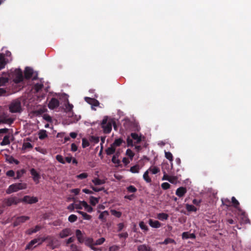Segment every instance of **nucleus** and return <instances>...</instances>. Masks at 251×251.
Listing matches in <instances>:
<instances>
[{"label":"nucleus","instance_id":"obj_1","mask_svg":"<svg viewBox=\"0 0 251 251\" xmlns=\"http://www.w3.org/2000/svg\"><path fill=\"white\" fill-rule=\"evenodd\" d=\"M112 119H110L108 120L107 116L104 117L101 122V126L103 129V132L105 134L109 133L112 130Z\"/></svg>","mask_w":251,"mask_h":251},{"label":"nucleus","instance_id":"obj_2","mask_svg":"<svg viewBox=\"0 0 251 251\" xmlns=\"http://www.w3.org/2000/svg\"><path fill=\"white\" fill-rule=\"evenodd\" d=\"M26 188V184L24 183H16L10 185L6 190L7 194L17 192L20 190L25 189Z\"/></svg>","mask_w":251,"mask_h":251},{"label":"nucleus","instance_id":"obj_3","mask_svg":"<svg viewBox=\"0 0 251 251\" xmlns=\"http://www.w3.org/2000/svg\"><path fill=\"white\" fill-rule=\"evenodd\" d=\"M20 201H21V200L17 197H10L5 198L3 200L2 206L5 207L6 206H10L12 205H17Z\"/></svg>","mask_w":251,"mask_h":251},{"label":"nucleus","instance_id":"obj_4","mask_svg":"<svg viewBox=\"0 0 251 251\" xmlns=\"http://www.w3.org/2000/svg\"><path fill=\"white\" fill-rule=\"evenodd\" d=\"M9 110L11 113H18L22 111L21 102L19 100L13 101L9 105Z\"/></svg>","mask_w":251,"mask_h":251},{"label":"nucleus","instance_id":"obj_5","mask_svg":"<svg viewBox=\"0 0 251 251\" xmlns=\"http://www.w3.org/2000/svg\"><path fill=\"white\" fill-rule=\"evenodd\" d=\"M13 81L16 83H20L23 81L24 77L22 71L20 69L15 70L12 74Z\"/></svg>","mask_w":251,"mask_h":251},{"label":"nucleus","instance_id":"obj_6","mask_svg":"<svg viewBox=\"0 0 251 251\" xmlns=\"http://www.w3.org/2000/svg\"><path fill=\"white\" fill-rule=\"evenodd\" d=\"M38 74L34 73L33 70L30 67H26L25 70V76L26 79H29L32 77L33 80L37 79Z\"/></svg>","mask_w":251,"mask_h":251},{"label":"nucleus","instance_id":"obj_7","mask_svg":"<svg viewBox=\"0 0 251 251\" xmlns=\"http://www.w3.org/2000/svg\"><path fill=\"white\" fill-rule=\"evenodd\" d=\"M29 217L25 216H22L18 217L16 218L15 221L13 223V226H17L20 225L21 224L25 222L26 221L29 219Z\"/></svg>","mask_w":251,"mask_h":251},{"label":"nucleus","instance_id":"obj_8","mask_svg":"<svg viewBox=\"0 0 251 251\" xmlns=\"http://www.w3.org/2000/svg\"><path fill=\"white\" fill-rule=\"evenodd\" d=\"M59 105V100L54 98H51L50 100L49 101L48 103V107L50 109H53Z\"/></svg>","mask_w":251,"mask_h":251},{"label":"nucleus","instance_id":"obj_9","mask_svg":"<svg viewBox=\"0 0 251 251\" xmlns=\"http://www.w3.org/2000/svg\"><path fill=\"white\" fill-rule=\"evenodd\" d=\"M21 201L27 203L32 204L37 202L38 201V199L36 197L25 196L23 198Z\"/></svg>","mask_w":251,"mask_h":251},{"label":"nucleus","instance_id":"obj_10","mask_svg":"<svg viewBox=\"0 0 251 251\" xmlns=\"http://www.w3.org/2000/svg\"><path fill=\"white\" fill-rule=\"evenodd\" d=\"M10 75L6 73H3L0 75V86L4 85L8 82Z\"/></svg>","mask_w":251,"mask_h":251},{"label":"nucleus","instance_id":"obj_11","mask_svg":"<svg viewBox=\"0 0 251 251\" xmlns=\"http://www.w3.org/2000/svg\"><path fill=\"white\" fill-rule=\"evenodd\" d=\"M72 234L71 229L69 228L63 229L59 234V236L61 238H65Z\"/></svg>","mask_w":251,"mask_h":251},{"label":"nucleus","instance_id":"obj_12","mask_svg":"<svg viewBox=\"0 0 251 251\" xmlns=\"http://www.w3.org/2000/svg\"><path fill=\"white\" fill-rule=\"evenodd\" d=\"M30 172L31 176H33V180L36 182V183H38L39 182V180L40 178L39 174L34 168H32L30 170Z\"/></svg>","mask_w":251,"mask_h":251},{"label":"nucleus","instance_id":"obj_13","mask_svg":"<svg viewBox=\"0 0 251 251\" xmlns=\"http://www.w3.org/2000/svg\"><path fill=\"white\" fill-rule=\"evenodd\" d=\"M186 192L187 189L185 187H180L176 189V194L178 197L181 198L183 197Z\"/></svg>","mask_w":251,"mask_h":251},{"label":"nucleus","instance_id":"obj_14","mask_svg":"<svg viewBox=\"0 0 251 251\" xmlns=\"http://www.w3.org/2000/svg\"><path fill=\"white\" fill-rule=\"evenodd\" d=\"M85 100L90 104L95 106H98L100 104L99 101L94 98L85 97Z\"/></svg>","mask_w":251,"mask_h":251},{"label":"nucleus","instance_id":"obj_15","mask_svg":"<svg viewBox=\"0 0 251 251\" xmlns=\"http://www.w3.org/2000/svg\"><path fill=\"white\" fill-rule=\"evenodd\" d=\"M40 239L37 238L34 239L33 240H31L26 246V249H33V248L36 247V246H34V245L37 243L38 244V242L40 241Z\"/></svg>","mask_w":251,"mask_h":251},{"label":"nucleus","instance_id":"obj_16","mask_svg":"<svg viewBox=\"0 0 251 251\" xmlns=\"http://www.w3.org/2000/svg\"><path fill=\"white\" fill-rule=\"evenodd\" d=\"M76 237L79 243H82L85 241V238L81 232V231L79 229H76L75 231Z\"/></svg>","mask_w":251,"mask_h":251},{"label":"nucleus","instance_id":"obj_17","mask_svg":"<svg viewBox=\"0 0 251 251\" xmlns=\"http://www.w3.org/2000/svg\"><path fill=\"white\" fill-rule=\"evenodd\" d=\"M149 224L153 228H159L161 226V224L158 221H154L152 219L149 220Z\"/></svg>","mask_w":251,"mask_h":251},{"label":"nucleus","instance_id":"obj_18","mask_svg":"<svg viewBox=\"0 0 251 251\" xmlns=\"http://www.w3.org/2000/svg\"><path fill=\"white\" fill-rule=\"evenodd\" d=\"M47 239L48 241V246L51 247L52 249L55 248L54 246L55 239L52 236L48 235L47 236Z\"/></svg>","mask_w":251,"mask_h":251},{"label":"nucleus","instance_id":"obj_19","mask_svg":"<svg viewBox=\"0 0 251 251\" xmlns=\"http://www.w3.org/2000/svg\"><path fill=\"white\" fill-rule=\"evenodd\" d=\"M182 238L187 239L189 238L195 239L196 235L194 233H189V232H184L182 234Z\"/></svg>","mask_w":251,"mask_h":251},{"label":"nucleus","instance_id":"obj_20","mask_svg":"<svg viewBox=\"0 0 251 251\" xmlns=\"http://www.w3.org/2000/svg\"><path fill=\"white\" fill-rule=\"evenodd\" d=\"M137 250L138 251H151V247L145 244L138 246Z\"/></svg>","mask_w":251,"mask_h":251},{"label":"nucleus","instance_id":"obj_21","mask_svg":"<svg viewBox=\"0 0 251 251\" xmlns=\"http://www.w3.org/2000/svg\"><path fill=\"white\" fill-rule=\"evenodd\" d=\"M42 228L41 226L37 225L34 228H30L26 231L27 234L31 235L34 233H36Z\"/></svg>","mask_w":251,"mask_h":251},{"label":"nucleus","instance_id":"obj_22","mask_svg":"<svg viewBox=\"0 0 251 251\" xmlns=\"http://www.w3.org/2000/svg\"><path fill=\"white\" fill-rule=\"evenodd\" d=\"M14 122V119L11 118H6L3 117L2 119H0V124L1 123L7 124L9 125H11Z\"/></svg>","mask_w":251,"mask_h":251},{"label":"nucleus","instance_id":"obj_23","mask_svg":"<svg viewBox=\"0 0 251 251\" xmlns=\"http://www.w3.org/2000/svg\"><path fill=\"white\" fill-rule=\"evenodd\" d=\"M130 136L132 139L134 140L135 143L139 144L141 141V137L139 136L136 133H131Z\"/></svg>","mask_w":251,"mask_h":251},{"label":"nucleus","instance_id":"obj_24","mask_svg":"<svg viewBox=\"0 0 251 251\" xmlns=\"http://www.w3.org/2000/svg\"><path fill=\"white\" fill-rule=\"evenodd\" d=\"M81 204L85 208V209L88 212L90 213L93 211V208L92 206L88 204L87 202L85 201H81Z\"/></svg>","mask_w":251,"mask_h":251},{"label":"nucleus","instance_id":"obj_25","mask_svg":"<svg viewBox=\"0 0 251 251\" xmlns=\"http://www.w3.org/2000/svg\"><path fill=\"white\" fill-rule=\"evenodd\" d=\"M124 142V141L122 138H120L115 139L114 142L112 144V145L116 148L117 147H120L122 144Z\"/></svg>","mask_w":251,"mask_h":251},{"label":"nucleus","instance_id":"obj_26","mask_svg":"<svg viewBox=\"0 0 251 251\" xmlns=\"http://www.w3.org/2000/svg\"><path fill=\"white\" fill-rule=\"evenodd\" d=\"M157 218L161 221L167 220L169 218V215L165 213H160L157 215Z\"/></svg>","mask_w":251,"mask_h":251},{"label":"nucleus","instance_id":"obj_27","mask_svg":"<svg viewBox=\"0 0 251 251\" xmlns=\"http://www.w3.org/2000/svg\"><path fill=\"white\" fill-rule=\"evenodd\" d=\"M148 170L153 175H155L160 172V169L158 167L152 166H151Z\"/></svg>","mask_w":251,"mask_h":251},{"label":"nucleus","instance_id":"obj_28","mask_svg":"<svg viewBox=\"0 0 251 251\" xmlns=\"http://www.w3.org/2000/svg\"><path fill=\"white\" fill-rule=\"evenodd\" d=\"M231 202L233 205V206L238 209L239 211H241L240 207H239V201L236 199V198L234 197H232L231 198Z\"/></svg>","mask_w":251,"mask_h":251},{"label":"nucleus","instance_id":"obj_29","mask_svg":"<svg viewBox=\"0 0 251 251\" xmlns=\"http://www.w3.org/2000/svg\"><path fill=\"white\" fill-rule=\"evenodd\" d=\"M115 151V148L113 147L111 144L110 147H108L106 149L105 152L107 155H110L114 153Z\"/></svg>","mask_w":251,"mask_h":251},{"label":"nucleus","instance_id":"obj_30","mask_svg":"<svg viewBox=\"0 0 251 251\" xmlns=\"http://www.w3.org/2000/svg\"><path fill=\"white\" fill-rule=\"evenodd\" d=\"M9 135H5L3 137V139L2 141V142L0 143L1 146H5L9 145L10 143V140H9Z\"/></svg>","mask_w":251,"mask_h":251},{"label":"nucleus","instance_id":"obj_31","mask_svg":"<svg viewBox=\"0 0 251 251\" xmlns=\"http://www.w3.org/2000/svg\"><path fill=\"white\" fill-rule=\"evenodd\" d=\"M109 215V213L107 211H104L100 213L99 216V219L102 222H105L106 218H105V216H107Z\"/></svg>","mask_w":251,"mask_h":251},{"label":"nucleus","instance_id":"obj_32","mask_svg":"<svg viewBox=\"0 0 251 251\" xmlns=\"http://www.w3.org/2000/svg\"><path fill=\"white\" fill-rule=\"evenodd\" d=\"M100 198V197L96 198L93 196H91L90 197V202L91 204L94 206L95 205L99 202Z\"/></svg>","mask_w":251,"mask_h":251},{"label":"nucleus","instance_id":"obj_33","mask_svg":"<svg viewBox=\"0 0 251 251\" xmlns=\"http://www.w3.org/2000/svg\"><path fill=\"white\" fill-rule=\"evenodd\" d=\"M48 136L46 130H40L39 132V138L40 140H43Z\"/></svg>","mask_w":251,"mask_h":251},{"label":"nucleus","instance_id":"obj_34","mask_svg":"<svg viewBox=\"0 0 251 251\" xmlns=\"http://www.w3.org/2000/svg\"><path fill=\"white\" fill-rule=\"evenodd\" d=\"M149 170H147L143 175V178L147 183H150L151 182V179L149 177Z\"/></svg>","mask_w":251,"mask_h":251},{"label":"nucleus","instance_id":"obj_35","mask_svg":"<svg viewBox=\"0 0 251 251\" xmlns=\"http://www.w3.org/2000/svg\"><path fill=\"white\" fill-rule=\"evenodd\" d=\"M86 245L90 247L92 245H95L93 239L91 238H86L84 241Z\"/></svg>","mask_w":251,"mask_h":251},{"label":"nucleus","instance_id":"obj_36","mask_svg":"<svg viewBox=\"0 0 251 251\" xmlns=\"http://www.w3.org/2000/svg\"><path fill=\"white\" fill-rule=\"evenodd\" d=\"M140 170L139 165H135L131 167L130 169V171L132 173H138Z\"/></svg>","mask_w":251,"mask_h":251},{"label":"nucleus","instance_id":"obj_37","mask_svg":"<svg viewBox=\"0 0 251 251\" xmlns=\"http://www.w3.org/2000/svg\"><path fill=\"white\" fill-rule=\"evenodd\" d=\"M6 64L5 58L2 55H0V70L4 68Z\"/></svg>","mask_w":251,"mask_h":251},{"label":"nucleus","instance_id":"obj_38","mask_svg":"<svg viewBox=\"0 0 251 251\" xmlns=\"http://www.w3.org/2000/svg\"><path fill=\"white\" fill-rule=\"evenodd\" d=\"M43 87V83H37L35 84L34 86V89L35 90L36 92H38L40 91L42 88Z\"/></svg>","mask_w":251,"mask_h":251},{"label":"nucleus","instance_id":"obj_39","mask_svg":"<svg viewBox=\"0 0 251 251\" xmlns=\"http://www.w3.org/2000/svg\"><path fill=\"white\" fill-rule=\"evenodd\" d=\"M110 212L112 215H113L117 218H120L122 214L121 212L117 211L115 209H111L110 210Z\"/></svg>","mask_w":251,"mask_h":251},{"label":"nucleus","instance_id":"obj_40","mask_svg":"<svg viewBox=\"0 0 251 251\" xmlns=\"http://www.w3.org/2000/svg\"><path fill=\"white\" fill-rule=\"evenodd\" d=\"M92 182L95 184L96 185H101L103 183H104V181L101 180L98 178H95L92 180Z\"/></svg>","mask_w":251,"mask_h":251},{"label":"nucleus","instance_id":"obj_41","mask_svg":"<svg viewBox=\"0 0 251 251\" xmlns=\"http://www.w3.org/2000/svg\"><path fill=\"white\" fill-rule=\"evenodd\" d=\"M7 161L10 163H15L16 164H18L19 163V162L18 160H17V159H15L12 156H9L7 159H6Z\"/></svg>","mask_w":251,"mask_h":251},{"label":"nucleus","instance_id":"obj_42","mask_svg":"<svg viewBox=\"0 0 251 251\" xmlns=\"http://www.w3.org/2000/svg\"><path fill=\"white\" fill-rule=\"evenodd\" d=\"M126 189L128 193H135L137 191V188L133 185H129Z\"/></svg>","mask_w":251,"mask_h":251},{"label":"nucleus","instance_id":"obj_43","mask_svg":"<svg viewBox=\"0 0 251 251\" xmlns=\"http://www.w3.org/2000/svg\"><path fill=\"white\" fill-rule=\"evenodd\" d=\"M186 209L188 211H196L197 208L193 205L187 204L186 205Z\"/></svg>","mask_w":251,"mask_h":251},{"label":"nucleus","instance_id":"obj_44","mask_svg":"<svg viewBox=\"0 0 251 251\" xmlns=\"http://www.w3.org/2000/svg\"><path fill=\"white\" fill-rule=\"evenodd\" d=\"M165 157L168 159L170 161L172 162L173 160V156L171 152L165 151Z\"/></svg>","mask_w":251,"mask_h":251},{"label":"nucleus","instance_id":"obj_45","mask_svg":"<svg viewBox=\"0 0 251 251\" xmlns=\"http://www.w3.org/2000/svg\"><path fill=\"white\" fill-rule=\"evenodd\" d=\"M178 178L176 176H170L168 181L173 184L176 183Z\"/></svg>","mask_w":251,"mask_h":251},{"label":"nucleus","instance_id":"obj_46","mask_svg":"<svg viewBox=\"0 0 251 251\" xmlns=\"http://www.w3.org/2000/svg\"><path fill=\"white\" fill-rule=\"evenodd\" d=\"M77 217L74 214H72L69 216L68 218V220L71 223H73L75 222L77 220Z\"/></svg>","mask_w":251,"mask_h":251},{"label":"nucleus","instance_id":"obj_47","mask_svg":"<svg viewBox=\"0 0 251 251\" xmlns=\"http://www.w3.org/2000/svg\"><path fill=\"white\" fill-rule=\"evenodd\" d=\"M139 226L140 227L144 230V231H148L149 230V228L148 226L145 225L144 222L142 221L139 223Z\"/></svg>","mask_w":251,"mask_h":251},{"label":"nucleus","instance_id":"obj_48","mask_svg":"<svg viewBox=\"0 0 251 251\" xmlns=\"http://www.w3.org/2000/svg\"><path fill=\"white\" fill-rule=\"evenodd\" d=\"M242 222L244 224H247L250 223L249 219L245 215V213L243 212L242 215Z\"/></svg>","mask_w":251,"mask_h":251},{"label":"nucleus","instance_id":"obj_49","mask_svg":"<svg viewBox=\"0 0 251 251\" xmlns=\"http://www.w3.org/2000/svg\"><path fill=\"white\" fill-rule=\"evenodd\" d=\"M76 177L78 179H83L88 177V174L86 173H83L77 175Z\"/></svg>","mask_w":251,"mask_h":251},{"label":"nucleus","instance_id":"obj_50","mask_svg":"<svg viewBox=\"0 0 251 251\" xmlns=\"http://www.w3.org/2000/svg\"><path fill=\"white\" fill-rule=\"evenodd\" d=\"M56 159L60 163L62 164H65V161L64 160L63 156L60 154H58L55 157Z\"/></svg>","mask_w":251,"mask_h":251},{"label":"nucleus","instance_id":"obj_51","mask_svg":"<svg viewBox=\"0 0 251 251\" xmlns=\"http://www.w3.org/2000/svg\"><path fill=\"white\" fill-rule=\"evenodd\" d=\"M105 238L103 237L100 238L98 240H97L94 243L95 245H100L102 244L105 241Z\"/></svg>","mask_w":251,"mask_h":251},{"label":"nucleus","instance_id":"obj_52","mask_svg":"<svg viewBox=\"0 0 251 251\" xmlns=\"http://www.w3.org/2000/svg\"><path fill=\"white\" fill-rule=\"evenodd\" d=\"M126 154L130 157L131 160L132 159L134 153L133 152V151L130 149H127L126 151Z\"/></svg>","mask_w":251,"mask_h":251},{"label":"nucleus","instance_id":"obj_53","mask_svg":"<svg viewBox=\"0 0 251 251\" xmlns=\"http://www.w3.org/2000/svg\"><path fill=\"white\" fill-rule=\"evenodd\" d=\"M90 145L89 142L85 138L82 139V146L83 148H85Z\"/></svg>","mask_w":251,"mask_h":251},{"label":"nucleus","instance_id":"obj_54","mask_svg":"<svg viewBox=\"0 0 251 251\" xmlns=\"http://www.w3.org/2000/svg\"><path fill=\"white\" fill-rule=\"evenodd\" d=\"M44 112V111L42 109H39L36 110H34L33 111V113L36 116H40Z\"/></svg>","mask_w":251,"mask_h":251},{"label":"nucleus","instance_id":"obj_55","mask_svg":"<svg viewBox=\"0 0 251 251\" xmlns=\"http://www.w3.org/2000/svg\"><path fill=\"white\" fill-rule=\"evenodd\" d=\"M170 184L168 182H164L161 184V187L163 190H167L170 188Z\"/></svg>","mask_w":251,"mask_h":251},{"label":"nucleus","instance_id":"obj_56","mask_svg":"<svg viewBox=\"0 0 251 251\" xmlns=\"http://www.w3.org/2000/svg\"><path fill=\"white\" fill-rule=\"evenodd\" d=\"M112 162L114 164L119 165L120 163V160L117 158L116 155H113L111 160Z\"/></svg>","mask_w":251,"mask_h":251},{"label":"nucleus","instance_id":"obj_57","mask_svg":"<svg viewBox=\"0 0 251 251\" xmlns=\"http://www.w3.org/2000/svg\"><path fill=\"white\" fill-rule=\"evenodd\" d=\"M127 142V146L128 147H133V141L132 138H130V137H127L126 139Z\"/></svg>","mask_w":251,"mask_h":251},{"label":"nucleus","instance_id":"obj_58","mask_svg":"<svg viewBox=\"0 0 251 251\" xmlns=\"http://www.w3.org/2000/svg\"><path fill=\"white\" fill-rule=\"evenodd\" d=\"M33 148L32 145L29 142H25L23 144V148L26 149H32Z\"/></svg>","mask_w":251,"mask_h":251},{"label":"nucleus","instance_id":"obj_59","mask_svg":"<svg viewBox=\"0 0 251 251\" xmlns=\"http://www.w3.org/2000/svg\"><path fill=\"white\" fill-rule=\"evenodd\" d=\"M120 249V247L117 245H114L109 248V251H118Z\"/></svg>","mask_w":251,"mask_h":251},{"label":"nucleus","instance_id":"obj_60","mask_svg":"<svg viewBox=\"0 0 251 251\" xmlns=\"http://www.w3.org/2000/svg\"><path fill=\"white\" fill-rule=\"evenodd\" d=\"M73 105L68 102L67 104L66 105V109L68 111H71L73 108Z\"/></svg>","mask_w":251,"mask_h":251},{"label":"nucleus","instance_id":"obj_61","mask_svg":"<svg viewBox=\"0 0 251 251\" xmlns=\"http://www.w3.org/2000/svg\"><path fill=\"white\" fill-rule=\"evenodd\" d=\"M70 247L72 251H79L78 247L75 244H72Z\"/></svg>","mask_w":251,"mask_h":251},{"label":"nucleus","instance_id":"obj_62","mask_svg":"<svg viewBox=\"0 0 251 251\" xmlns=\"http://www.w3.org/2000/svg\"><path fill=\"white\" fill-rule=\"evenodd\" d=\"M75 237L73 236L70 238H69L67 241H66V245L68 246L70 244L73 243L75 241Z\"/></svg>","mask_w":251,"mask_h":251},{"label":"nucleus","instance_id":"obj_63","mask_svg":"<svg viewBox=\"0 0 251 251\" xmlns=\"http://www.w3.org/2000/svg\"><path fill=\"white\" fill-rule=\"evenodd\" d=\"M6 175L9 177H13L15 176V172L13 170H9L6 172Z\"/></svg>","mask_w":251,"mask_h":251},{"label":"nucleus","instance_id":"obj_64","mask_svg":"<svg viewBox=\"0 0 251 251\" xmlns=\"http://www.w3.org/2000/svg\"><path fill=\"white\" fill-rule=\"evenodd\" d=\"M128 233L126 232H123L121 233H120L118 236L120 238H124L125 239H126L128 237Z\"/></svg>","mask_w":251,"mask_h":251}]
</instances>
